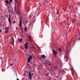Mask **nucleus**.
Wrapping results in <instances>:
<instances>
[{
  "label": "nucleus",
  "instance_id": "obj_1",
  "mask_svg": "<svg viewBox=\"0 0 80 80\" xmlns=\"http://www.w3.org/2000/svg\"><path fill=\"white\" fill-rule=\"evenodd\" d=\"M11 9V11L13 10V7L11 6H8L7 8V10L8 11V12L9 13H10L11 12V11L10 10Z\"/></svg>",
  "mask_w": 80,
  "mask_h": 80
},
{
  "label": "nucleus",
  "instance_id": "obj_2",
  "mask_svg": "<svg viewBox=\"0 0 80 80\" xmlns=\"http://www.w3.org/2000/svg\"><path fill=\"white\" fill-rule=\"evenodd\" d=\"M22 19H20L19 23V27H22Z\"/></svg>",
  "mask_w": 80,
  "mask_h": 80
},
{
  "label": "nucleus",
  "instance_id": "obj_3",
  "mask_svg": "<svg viewBox=\"0 0 80 80\" xmlns=\"http://www.w3.org/2000/svg\"><path fill=\"white\" fill-rule=\"evenodd\" d=\"M10 17H11V15L9 14V16L8 18V22L9 23H11V19H10Z\"/></svg>",
  "mask_w": 80,
  "mask_h": 80
},
{
  "label": "nucleus",
  "instance_id": "obj_4",
  "mask_svg": "<svg viewBox=\"0 0 80 80\" xmlns=\"http://www.w3.org/2000/svg\"><path fill=\"white\" fill-rule=\"evenodd\" d=\"M28 75L29 76L28 80L30 78V80H32V74H28Z\"/></svg>",
  "mask_w": 80,
  "mask_h": 80
},
{
  "label": "nucleus",
  "instance_id": "obj_5",
  "mask_svg": "<svg viewBox=\"0 0 80 80\" xmlns=\"http://www.w3.org/2000/svg\"><path fill=\"white\" fill-rule=\"evenodd\" d=\"M5 32L6 33H8V30H9V28L7 27L6 28H5Z\"/></svg>",
  "mask_w": 80,
  "mask_h": 80
},
{
  "label": "nucleus",
  "instance_id": "obj_6",
  "mask_svg": "<svg viewBox=\"0 0 80 80\" xmlns=\"http://www.w3.org/2000/svg\"><path fill=\"white\" fill-rule=\"evenodd\" d=\"M25 46V49L26 50H27L28 49V45L27 44H25L24 45Z\"/></svg>",
  "mask_w": 80,
  "mask_h": 80
},
{
  "label": "nucleus",
  "instance_id": "obj_7",
  "mask_svg": "<svg viewBox=\"0 0 80 80\" xmlns=\"http://www.w3.org/2000/svg\"><path fill=\"white\" fill-rule=\"evenodd\" d=\"M60 32V29H57L55 30V33H58Z\"/></svg>",
  "mask_w": 80,
  "mask_h": 80
},
{
  "label": "nucleus",
  "instance_id": "obj_8",
  "mask_svg": "<svg viewBox=\"0 0 80 80\" xmlns=\"http://www.w3.org/2000/svg\"><path fill=\"white\" fill-rule=\"evenodd\" d=\"M41 57L42 58V59H43L44 58H46V56H45V55H41Z\"/></svg>",
  "mask_w": 80,
  "mask_h": 80
},
{
  "label": "nucleus",
  "instance_id": "obj_9",
  "mask_svg": "<svg viewBox=\"0 0 80 80\" xmlns=\"http://www.w3.org/2000/svg\"><path fill=\"white\" fill-rule=\"evenodd\" d=\"M28 59L32 60V55H29V57Z\"/></svg>",
  "mask_w": 80,
  "mask_h": 80
},
{
  "label": "nucleus",
  "instance_id": "obj_10",
  "mask_svg": "<svg viewBox=\"0 0 80 80\" xmlns=\"http://www.w3.org/2000/svg\"><path fill=\"white\" fill-rule=\"evenodd\" d=\"M24 31L25 32H27V27H25L24 29Z\"/></svg>",
  "mask_w": 80,
  "mask_h": 80
},
{
  "label": "nucleus",
  "instance_id": "obj_11",
  "mask_svg": "<svg viewBox=\"0 0 80 80\" xmlns=\"http://www.w3.org/2000/svg\"><path fill=\"white\" fill-rule=\"evenodd\" d=\"M5 2L6 4H9V2H8V0H6L5 1Z\"/></svg>",
  "mask_w": 80,
  "mask_h": 80
},
{
  "label": "nucleus",
  "instance_id": "obj_12",
  "mask_svg": "<svg viewBox=\"0 0 80 80\" xmlns=\"http://www.w3.org/2000/svg\"><path fill=\"white\" fill-rule=\"evenodd\" d=\"M72 68H70V70H71V72H72V71H73V67H72V66H71Z\"/></svg>",
  "mask_w": 80,
  "mask_h": 80
},
{
  "label": "nucleus",
  "instance_id": "obj_13",
  "mask_svg": "<svg viewBox=\"0 0 80 80\" xmlns=\"http://www.w3.org/2000/svg\"><path fill=\"white\" fill-rule=\"evenodd\" d=\"M22 39H23V38H21L19 39V41L20 42H22Z\"/></svg>",
  "mask_w": 80,
  "mask_h": 80
},
{
  "label": "nucleus",
  "instance_id": "obj_14",
  "mask_svg": "<svg viewBox=\"0 0 80 80\" xmlns=\"http://www.w3.org/2000/svg\"><path fill=\"white\" fill-rule=\"evenodd\" d=\"M49 71H50L51 73V74L52 73V72H53V70H52L50 69V70H49Z\"/></svg>",
  "mask_w": 80,
  "mask_h": 80
},
{
  "label": "nucleus",
  "instance_id": "obj_15",
  "mask_svg": "<svg viewBox=\"0 0 80 80\" xmlns=\"http://www.w3.org/2000/svg\"><path fill=\"white\" fill-rule=\"evenodd\" d=\"M68 56H66V57H65L64 58H66V60H67V62H68Z\"/></svg>",
  "mask_w": 80,
  "mask_h": 80
},
{
  "label": "nucleus",
  "instance_id": "obj_16",
  "mask_svg": "<svg viewBox=\"0 0 80 80\" xmlns=\"http://www.w3.org/2000/svg\"><path fill=\"white\" fill-rule=\"evenodd\" d=\"M53 51L54 53L56 54V55H57L58 53V52H57V51H55V50H54Z\"/></svg>",
  "mask_w": 80,
  "mask_h": 80
},
{
  "label": "nucleus",
  "instance_id": "obj_17",
  "mask_svg": "<svg viewBox=\"0 0 80 80\" xmlns=\"http://www.w3.org/2000/svg\"><path fill=\"white\" fill-rule=\"evenodd\" d=\"M31 60V59H28V63H29L30 62V60Z\"/></svg>",
  "mask_w": 80,
  "mask_h": 80
},
{
  "label": "nucleus",
  "instance_id": "obj_18",
  "mask_svg": "<svg viewBox=\"0 0 80 80\" xmlns=\"http://www.w3.org/2000/svg\"><path fill=\"white\" fill-rule=\"evenodd\" d=\"M58 50L60 51V52H62V49H60V48H58Z\"/></svg>",
  "mask_w": 80,
  "mask_h": 80
},
{
  "label": "nucleus",
  "instance_id": "obj_19",
  "mask_svg": "<svg viewBox=\"0 0 80 80\" xmlns=\"http://www.w3.org/2000/svg\"><path fill=\"white\" fill-rule=\"evenodd\" d=\"M49 75V74L48 73H47V74L45 75V76H48Z\"/></svg>",
  "mask_w": 80,
  "mask_h": 80
},
{
  "label": "nucleus",
  "instance_id": "obj_20",
  "mask_svg": "<svg viewBox=\"0 0 80 80\" xmlns=\"http://www.w3.org/2000/svg\"><path fill=\"white\" fill-rule=\"evenodd\" d=\"M9 2H11V3H12L13 2V0H9Z\"/></svg>",
  "mask_w": 80,
  "mask_h": 80
},
{
  "label": "nucleus",
  "instance_id": "obj_21",
  "mask_svg": "<svg viewBox=\"0 0 80 80\" xmlns=\"http://www.w3.org/2000/svg\"><path fill=\"white\" fill-rule=\"evenodd\" d=\"M15 23H16V21H14L13 22V24H14Z\"/></svg>",
  "mask_w": 80,
  "mask_h": 80
},
{
  "label": "nucleus",
  "instance_id": "obj_22",
  "mask_svg": "<svg viewBox=\"0 0 80 80\" xmlns=\"http://www.w3.org/2000/svg\"><path fill=\"white\" fill-rule=\"evenodd\" d=\"M28 37L29 38H32V37H30V36H28Z\"/></svg>",
  "mask_w": 80,
  "mask_h": 80
},
{
  "label": "nucleus",
  "instance_id": "obj_23",
  "mask_svg": "<svg viewBox=\"0 0 80 80\" xmlns=\"http://www.w3.org/2000/svg\"><path fill=\"white\" fill-rule=\"evenodd\" d=\"M50 68H51V70H53V68H52V66H50Z\"/></svg>",
  "mask_w": 80,
  "mask_h": 80
},
{
  "label": "nucleus",
  "instance_id": "obj_24",
  "mask_svg": "<svg viewBox=\"0 0 80 80\" xmlns=\"http://www.w3.org/2000/svg\"><path fill=\"white\" fill-rule=\"evenodd\" d=\"M50 68H51V70H53V68H52V66H50Z\"/></svg>",
  "mask_w": 80,
  "mask_h": 80
},
{
  "label": "nucleus",
  "instance_id": "obj_25",
  "mask_svg": "<svg viewBox=\"0 0 80 80\" xmlns=\"http://www.w3.org/2000/svg\"><path fill=\"white\" fill-rule=\"evenodd\" d=\"M16 8H17L16 7V6H15L14 8V10H16Z\"/></svg>",
  "mask_w": 80,
  "mask_h": 80
},
{
  "label": "nucleus",
  "instance_id": "obj_26",
  "mask_svg": "<svg viewBox=\"0 0 80 80\" xmlns=\"http://www.w3.org/2000/svg\"><path fill=\"white\" fill-rule=\"evenodd\" d=\"M15 40H14V39L12 40V42H13V43H14Z\"/></svg>",
  "mask_w": 80,
  "mask_h": 80
},
{
  "label": "nucleus",
  "instance_id": "obj_27",
  "mask_svg": "<svg viewBox=\"0 0 80 80\" xmlns=\"http://www.w3.org/2000/svg\"><path fill=\"white\" fill-rule=\"evenodd\" d=\"M28 74H32L31 73V71H30L28 73Z\"/></svg>",
  "mask_w": 80,
  "mask_h": 80
},
{
  "label": "nucleus",
  "instance_id": "obj_28",
  "mask_svg": "<svg viewBox=\"0 0 80 80\" xmlns=\"http://www.w3.org/2000/svg\"><path fill=\"white\" fill-rule=\"evenodd\" d=\"M26 72H27V70H24V73H26Z\"/></svg>",
  "mask_w": 80,
  "mask_h": 80
},
{
  "label": "nucleus",
  "instance_id": "obj_29",
  "mask_svg": "<svg viewBox=\"0 0 80 80\" xmlns=\"http://www.w3.org/2000/svg\"><path fill=\"white\" fill-rule=\"evenodd\" d=\"M78 34L79 35H80V31H78Z\"/></svg>",
  "mask_w": 80,
  "mask_h": 80
},
{
  "label": "nucleus",
  "instance_id": "obj_30",
  "mask_svg": "<svg viewBox=\"0 0 80 80\" xmlns=\"http://www.w3.org/2000/svg\"><path fill=\"white\" fill-rule=\"evenodd\" d=\"M6 18H8V15L6 14Z\"/></svg>",
  "mask_w": 80,
  "mask_h": 80
},
{
  "label": "nucleus",
  "instance_id": "obj_31",
  "mask_svg": "<svg viewBox=\"0 0 80 80\" xmlns=\"http://www.w3.org/2000/svg\"><path fill=\"white\" fill-rule=\"evenodd\" d=\"M72 76H74V75H73V72H72Z\"/></svg>",
  "mask_w": 80,
  "mask_h": 80
},
{
  "label": "nucleus",
  "instance_id": "obj_32",
  "mask_svg": "<svg viewBox=\"0 0 80 80\" xmlns=\"http://www.w3.org/2000/svg\"><path fill=\"white\" fill-rule=\"evenodd\" d=\"M58 13H59V12H58V11L57 12V14H58Z\"/></svg>",
  "mask_w": 80,
  "mask_h": 80
},
{
  "label": "nucleus",
  "instance_id": "obj_33",
  "mask_svg": "<svg viewBox=\"0 0 80 80\" xmlns=\"http://www.w3.org/2000/svg\"><path fill=\"white\" fill-rule=\"evenodd\" d=\"M49 65H50V66H52V64H51V63H49Z\"/></svg>",
  "mask_w": 80,
  "mask_h": 80
},
{
  "label": "nucleus",
  "instance_id": "obj_34",
  "mask_svg": "<svg viewBox=\"0 0 80 80\" xmlns=\"http://www.w3.org/2000/svg\"><path fill=\"white\" fill-rule=\"evenodd\" d=\"M11 66H13V63H12L11 64Z\"/></svg>",
  "mask_w": 80,
  "mask_h": 80
},
{
  "label": "nucleus",
  "instance_id": "obj_35",
  "mask_svg": "<svg viewBox=\"0 0 80 80\" xmlns=\"http://www.w3.org/2000/svg\"><path fill=\"white\" fill-rule=\"evenodd\" d=\"M53 35L52 34H51V37H53Z\"/></svg>",
  "mask_w": 80,
  "mask_h": 80
},
{
  "label": "nucleus",
  "instance_id": "obj_36",
  "mask_svg": "<svg viewBox=\"0 0 80 80\" xmlns=\"http://www.w3.org/2000/svg\"><path fill=\"white\" fill-rule=\"evenodd\" d=\"M29 52L30 53H31V52L30 51V50H29Z\"/></svg>",
  "mask_w": 80,
  "mask_h": 80
},
{
  "label": "nucleus",
  "instance_id": "obj_37",
  "mask_svg": "<svg viewBox=\"0 0 80 80\" xmlns=\"http://www.w3.org/2000/svg\"><path fill=\"white\" fill-rule=\"evenodd\" d=\"M16 30H18V28H17V27H16Z\"/></svg>",
  "mask_w": 80,
  "mask_h": 80
},
{
  "label": "nucleus",
  "instance_id": "obj_38",
  "mask_svg": "<svg viewBox=\"0 0 80 80\" xmlns=\"http://www.w3.org/2000/svg\"><path fill=\"white\" fill-rule=\"evenodd\" d=\"M78 40L80 41V37L78 38Z\"/></svg>",
  "mask_w": 80,
  "mask_h": 80
},
{
  "label": "nucleus",
  "instance_id": "obj_39",
  "mask_svg": "<svg viewBox=\"0 0 80 80\" xmlns=\"http://www.w3.org/2000/svg\"><path fill=\"white\" fill-rule=\"evenodd\" d=\"M11 39H12V40H13V39H14L13 38H12V37Z\"/></svg>",
  "mask_w": 80,
  "mask_h": 80
},
{
  "label": "nucleus",
  "instance_id": "obj_40",
  "mask_svg": "<svg viewBox=\"0 0 80 80\" xmlns=\"http://www.w3.org/2000/svg\"><path fill=\"white\" fill-rule=\"evenodd\" d=\"M72 22L73 23H75V22H74L73 21H72Z\"/></svg>",
  "mask_w": 80,
  "mask_h": 80
},
{
  "label": "nucleus",
  "instance_id": "obj_41",
  "mask_svg": "<svg viewBox=\"0 0 80 80\" xmlns=\"http://www.w3.org/2000/svg\"><path fill=\"white\" fill-rule=\"evenodd\" d=\"M2 29H0V32H2Z\"/></svg>",
  "mask_w": 80,
  "mask_h": 80
},
{
  "label": "nucleus",
  "instance_id": "obj_42",
  "mask_svg": "<svg viewBox=\"0 0 80 80\" xmlns=\"http://www.w3.org/2000/svg\"><path fill=\"white\" fill-rule=\"evenodd\" d=\"M32 75H34L35 74L34 73H32Z\"/></svg>",
  "mask_w": 80,
  "mask_h": 80
},
{
  "label": "nucleus",
  "instance_id": "obj_43",
  "mask_svg": "<svg viewBox=\"0 0 80 80\" xmlns=\"http://www.w3.org/2000/svg\"><path fill=\"white\" fill-rule=\"evenodd\" d=\"M22 17H21L20 18V19H22Z\"/></svg>",
  "mask_w": 80,
  "mask_h": 80
},
{
  "label": "nucleus",
  "instance_id": "obj_44",
  "mask_svg": "<svg viewBox=\"0 0 80 80\" xmlns=\"http://www.w3.org/2000/svg\"><path fill=\"white\" fill-rule=\"evenodd\" d=\"M26 25V23H25L24 24V27H25Z\"/></svg>",
  "mask_w": 80,
  "mask_h": 80
},
{
  "label": "nucleus",
  "instance_id": "obj_45",
  "mask_svg": "<svg viewBox=\"0 0 80 80\" xmlns=\"http://www.w3.org/2000/svg\"><path fill=\"white\" fill-rule=\"evenodd\" d=\"M26 43L27 45V44H28V42H26Z\"/></svg>",
  "mask_w": 80,
  "mask_h": 80
},
{
  "label": "nucleus",
  "instance_id": "obj_46",
  "mask_svg": "<svg viewBox=\"0 0 80 80\" xmlns=\"http://www.w3.org/2000/svg\"><path fill=\"white\" fill-rule=\"evenodd\" d=\"M25 23H27V21H25Z\"/></svg>",
  "mask_w": 80,
  "mask_h": 80
},
{
  "label": "nucleus",
  "instance_id": "obj_47",
  "mask_svg": "<svg viewBox=\"0 0 80 80\" xmlns=\"http://www.w3.org/2000/svg\"><path fill=\"white\" fill-rule=\"evenodd\" d=\"M46 4H48V2H46Z\"/></svg>",
  "mask_w": 80,
  "mask_h": 80
},
{
  "label": "nucleus",
  "instance_id": "obj_48",
  "mask_svg": "<svg viewBox=\"0 0 80 80\" xmlns=\"http://www.w3.org/2000/svg\"><path fill=\"white\" fill-rule=\"evenodd\" d=\"M23 75H23H25V73H24V74H23V75Z\"/></svg>",
  "mask_w": 80,
  "mask_h": 80
},
{
  "label": "nucleus",
  "instance_id": "obj_49",
  "mask_svg": "<svg viewBox=\"0 0 80 80\" xmlns=\"http://www.w3.org/2000/svg\"><path fill=\"white\" fill-rule=\"evenodd\" d=\"M39 50H41V51H42V50H41V49L40 48H39Z\"/></svg>",
  "mask_w": 80,
  "mask_h": 80
},
{
  "label": "nucleus",
  "instance_id": "obj_50",
  "mask_svg": "<svg viewBox=\"0 0 80 80\" xmlns=\"http://www.w3.org/2000/svg\"><path fill=\"white\" fill-rule=\"evenodd\" d=\"M51 75H52V76H53V74H51Z\"/></svg>",
  "mask_w": 80,
  "mask_h": 80
},
{
  "label": "nucleus",
  "instance_id": "obj_51",
  "mask_svg": "<svg viewBox=\"0 0 80 80\" xmlns=\"http://www.w3.org/2000/svg\"><path fill=\"white\" fill-rule=\"evenodd\" d=\"M16 79L17 80H19V79H18V78H17Z\"/></svg>",
  "mask_w": 80,
  "mask_h": 80
},
{
  "label": "nucleus",
  "instance_id": "obj_52",
  "mask_svg": "<svg viewBox=\"0 0 80 80\" xmlns=\"http://www.w3.org/2000/svg\"><path fill=\"white\" fill-rule=\"evenodd\" d=\"M8 5L7 4L6 5V7H8Z\"/></svg>",
  "mask_w": 80,
  "mask_h": 80
},
{
  "label": "nucleus",
  "instance_id": "obj_53",
  "mask_svg": "<svg viewBox=\"0 0 80 80\" xmlns=\"http://www.w3.org/2000/svg\"><path fill=\"white\" fill-rule=\"evenodd\" d=\"M8 13V11L7 12V14Z\"/></svg>",
  "mask_w": 80,
  "mask_h": 80
},
{
  "label": "nucleus",
  "instance_id": "obj_54",
  "mask_svg": "<svg viewBox=\"0 0 80 80\" xmlns=\"http://www.w3.org/2000/svg\"><path fill=\"white\" fill-rule=\"evenodd\" d=\"M27 73H28V71H27Z\"/></svg>",
  "mask_w": 80,
  "mask_h": 80
},
{
  "label": "nucleus",
  "instance_id": "obj_55",
  "mask_svg": "<svg viewBox=\"0 0 80 80\" xmlns=\"http://www.w3.org/2000/svg\"><path fill=\"white\" fill-rule=\"evenodd\" d=\"M77 25H78V22H77Z\"/></svg>",
  "mask_w": 80,
  "mask_h": 80
},
{
  "label": "nucleus",
  "instance_id": "obj_56",
  "mask_svg": "<svg viewBox=\"0 0 80 80\" xmlns=\"http://www.w3.org/2000/svg\"><path fill=\"white\" fill-rule=\"evenodd\" d=\"M3 50V48H4V47H2Z\"/></svg>",
  "mask_w": 80,
  "mask_h": 80
},
{
  "label": "nucleus",
  "instance_id": "obj_57",
  "mask_svg": "<svg viewBox=\"0 0 80 80\" xmlns=\"http://www.w3.org/2000/svg\"><path fill=\"white\" fill-rule=\"evenodd\" d=\"M2 72L3 71V69H2Z\"/></svg>",
  "mask_w": 80,
  "mask_h": 80
},
{
  "label": "nucleus",
  "instance_id": "obj_58",
  "mask_svg": "<svg viewBox=\"0 0 80 80\" xmlns=\"http://www.w3.org/2000/svg\"><path fill=\"white\" fill-rule=\"evenodd\" d=\"M30 69H31V70H32V68H30Z\"/></svg>",
  "mask_w": 80,
  "mask_h": 80
},
{
  "label": "nucleus",
  "instance_id": "obj_59",
  "mask_svg": "<svg viewBox=\"0 0 80 80\" xmlns=\"http://www.w3.org/2000/svg\"><path fill=\"white\" fill-rule=\"evenodd\" d=\"M70 61H71V59L70 58Z\"/></svg>",
  "mask_w": 80,
  "mask_h": 80
},
{
  "label": "nucleus",
  "instance_id": "obj_60",
  "mask_svg": "<svg viewBox=\"0 0 80 80\" xmlns=\"http://www.w3.org/2000/svg\"><path fill=\"white\" fill-rule=\"evenodd\" d=\"M49 78H51V76H49Z\"/></svg>",
  "mask_w": 80,
  "mask_h": 80
},
{
  "label": "nucleus",
  "instance_id": "obj_61",
  "mask_svg": "<svg viewBox=\"0 0 80 80\" xmlns=\"http://www.w3.org/2000/svg\"><path fill=\"white\" fill-rule=\"evenodd\" d=\"M77 27H78V25H77Z\"/></svg>",
  "mask_w": 80,
  "mask_h": 80
},
{
  "label": "nucleus",
  "instance_id": "obj_62",
  "mask_svg": "<svg viewBox=\"0 0 80 80\" xmlns=\"http://www.w3.org/2000/svg\"><path fill=\"white\" fill-rule=\"evenodd\" d=\"M33 58H34V56H33Z\"/></svg>",
  "mask_w": 80,
  "mask_h": 80
},
{
  "label": "nucleus",
  "instance_id": "obj_63",
  "mask_svg": "<svg viewBox=\"0 0 80 80\" xmlns=\"http://www.w3.org/2000/svg\"><path fill=\"white\" fill-rule=\"evenodd\" d=\"M62 80V79L61 78L60 79V80Z\"/></svg>",
  "mask_w": 80,
  "mask_h": 80
},
{
  "label": "nucleus",
  "instance_id": "obj_64",
  "mask_svg": "<svg viewBox=\"0 0 80 80\" xmlns=\"http://www.w3.org/2000/svg\"><path fill=\"white\" fill-rule=\"evenodd\" d=\"M54 80H57L56 79H55Z\"/></svg>",
  "mask_w": 80,
  "mask_h": 80
}]
</instances>
